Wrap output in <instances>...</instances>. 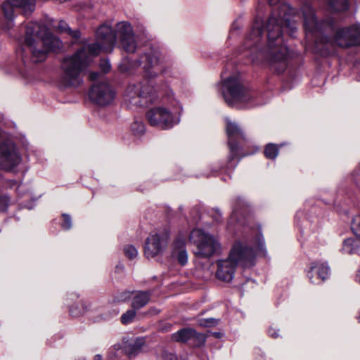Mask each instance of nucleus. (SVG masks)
I'll list each match as a JSON object with an SVG mask.
<instances>
[{"mask_svg": "<svg viewBox=\"0 0 360 360\" xmlns=\"http://www.w3.org/2000/svg\"><path fill=\"white\" fill-rule=\"evenodd\" d=\"M124 255L128 257L129 259H134L137 257L138 255V251L136 248L131 245H127L124 247L123 249Z\"/></svg>", "mask_w": 360, "mask_h": 360, "instance_id": "obj_27", "label": "nucleus"}, {"mask_svg": "<svg viewBox=\"0 0 360 360\" xmlns=\"http://www.w3.org/2000/svg\"><path fill=\"white\" fill-rule=\"evenodd\" d=\"M206 339L207 337L205 334L197 333L195 330V334L192 335L191 341L193 346L198 347L202 346L205 343Z\"/></svg>", "mask_w": 360, "mask_h": 360, "instance_id": "obj_24", "label": "nucleus"}, {"mask_svg": "<svg viewBox=\"0 0 360 360\" xmlns=\"http://www.w3.org/2000/svg\"><path fill=\"white\" fill-rule=\"evenodd\" d=\"M189 241L196 247L195 254L203 258L210 257L221 247L216 237L200 229H194L191 231Z\"/></svg>", "mask_w": 360, "mask_h": 360, "instance_id": "obj_9", "label": "nucleus"}, {"mask_svg": "<svg viewBox=\"0 0 360 360\" xmlns=\"http://www.w3.org/2000/svg\"><path fill=\"white\" fill-rule=\"evenodd\" d=\"M116 44L112 28L101 25L96 30V42L84 46L72 55L65 57L60 65V83L64 87L77 86L82 82V75L101 52L110 53Z\"/></svg>", "mask_w": 360, "mask_h": 360, "instance_id": "obj_5", "label": "nucleus"}, {"mask_svg": "<svg viewBox=\"0 0 360 360\" xmlns=\"http://www.w3.org/2000/svg\"><path fill=\"white\" fill-rule=\"evenodd\" d=\"M3 120V115L1 113H0V121H1Z\"/></svg>", "mask_w": 360, "mask_h": 360, "instance_id": "obj_53", "label": "nucleus"}, {"mask_svg": "<svg viewBox=\"0 0 360 360\" xmlns=\"http://www.w3.org/2000/svg\"><path fill=\"white\" fill-rule=\"evenodd\" d=\"M351 180L360 189V165H358L351 174Z\"/></svg>", "mask_w": 360, "mask_h": 360, "instance_id": "obj_31", "label": "nucleus"}, {"mask_svg": "<svg viewBox=\"0 0 360 360\" xmlns=\"http://www.w3.org/2000/svg\"><path fill=\"white\" fill-rule=\"evenodd\" d=\"M172 329V325L170 323H162L160 326V330L162 332L170 331Z\"/></svg>", "mask_w": 360, "mask_h": 360, "instance_id": "obj_39", "label": "nucleus"}, {"mask_svg": "<svg viewBox=\"0 0 360 360\" xmlns=\"http://www.w3.org/2000/svg\"><path fill=\"white\" fill-rule=\"evenodd\" d=\"M79 298V296L77 294L75 293H70L68 295V300H70L71 301L76 300Z\"/></svg>", "mask_w": 360, "mask_h": 360, "instance_id": "obj_43", "label": "nucleus"}, {"mask_svg": "<svg viewBox=\"0 0 360 360\" xmlns=\"http://www.w3.org/2000/svg\"><path fill=\"white\" fill-rule=\"evenodd\" d=\"M226 122L229 147V155L226 167L229 169H233L236 167L241 157L247 155V154L241 152L246 139L243 129L236 122H232L228 118L226 120Z\"/></svg>", "mask_w": 360, "mask_h": 360, "instance_id": "obj_8", "label": "nucleus"}, {"mask_svg": "<svg viewBox=\"0 0 360 360\" xmlns=\"http://www.w3.org/2000/svg\"><path fill=\"white\" fill-rule=\"evenodd\" d=\"M171 257L176 259L181 266L188 263V252L184 236L179 234L173 242Z\"/></svg>", "mask_w": 360, "mask_h": 360, "instance_id": "obj_17", "label": "nucleus"}, {"mask_svg": "<svg viewBox=\"0 0 360 360\" xmlns=\"http://www.w3.org/2000/svg\"><path fill=\"white\" fill-rule=\"evenodd\" d=\"M170 240V230L168 227L156 230L150 233L144 244V255L148 259L162 255Z\"/></svg>", "mask_w": 360, "mask_h": 360, "instance_id": "obj_10", "label": "nucleus"}, {"mask_svg": "<svg viewBox=\"0 0 360 360\" xmlns=\"http://www.w3.org/2000/svg\"><path fill=\"white\" fill-rule=\"evenodd\" d=\"M99 73L98 72H91L89 74V79L92 81L96 80L98 77Z\"/></svg>", "mask_w": 360, "mask_h": 360, "instance_id": "obj_42", "label": "nucleus"}, {"mask_svg": "<svg viewBox=\"0 0 360 360\" xmlns=\"http://www.w3.org/2000/svg\"><path fill=\"white\" fill-rule=\"evenodd\" d=\"M195 334V330L189 328H184L172 335V339L179 342H186L191 340L192 335Z\"/></svg>", "mask_w": 360, "mask_h": 360, "instance_id": "obj_20", "label": "nucleus"}, {"mask_svg": "<svg viewBox=\"0 0 360 360\" xmlns=\"http://www.w3.org/2000/svg\"><path fill=\"white\" fill-rule=\"evenodd\" d=\"M146 347V339L145 337L124 338L121 343L113 345L112 349L119 355L123 354L128 358L132 359L143 352Z\"/></svg>", "mask_w": 360, "mask_h": 360, "instance_id": "obj_14", "label": "nucleus"}, {"mask_svg": "<svg viewBox=\"0 0 360 360\" xmlns=\"http://www.w3.org/2000/svg\"><path fill=\"white\" fill-rule=\"evenodd\" d=\"M266 0H259L264 4ZM274 6L265 22L257 15L240 49V54L255 64L267 63L271 70L283 73L288 66L290 51L284 42L283 29L285 27L290 37L297 32L296 11L288 3L279 0H267Z\"/></svg>", "mask_w": 360, "mask_h": 360, "instance_id": "obj_2", "label": "nucleus"}, {"mask_svg": "<svg viewBox=\"0 0 360 360\" xmlns=\"http://www.w3.org/2000/svg\"><path fill=\"white\" fill-rule=\"evenodd\" d=\"M359 242L357 240L352 238H349L344 240L342 248L340 249V252L342 254H356L359 252Z\"/></svg>", "mask_w": 360, "mask_h": 360, "instance_id": "obj_19", "label": "nucleus"}, {"mask_svg": "<svg viewBox=\"0 0 360 360\" xmlns=\"http://www.w3.org/2000/svg\"><path fill=\"white\" fill-rule=\"evenodd\" d=\"M221 169V167L219 165H214L213 167H212V171L209 173H205L204 175L206 176H210L211 175H215L218 173V172Z\"/></svg>", "mask_w": 360, "mask_h": 360, "instance_id": "obj_37", "label": "nucleus"}, {"mask_svg": "<svg viewBox=\"0 0 360 360\" xmlns=\"http://www.w3.org/2000/svg\"><path fill=\"white\" fill-rule=\"evenodd\" d=\"M61 46V41L53 35L45 25L36 22L28 23L20 51L23 65L20 68V73L27 78L30 75L28 71L33 70L34 65L44 62L49 51H56Z\"/></svg>", "mask_w": 360, "mask_h": 360, "instance_id": "obj_6", "label": "nucleus"}, {"mask_svg": "<svg viewBox=\"0 0 360 360\" xmlns=\"http://www.w3.org/2000/svg\"><path fill=\"white\" fill-rule=\"evenodd\" d=\"M356 319H358L359 322L360 323V310L359 312V315L356 316Z\"/></svg>", "mask_w": 360, "mask_h": 360, "instance_id": "obj_52", "label": "nucleus"}, {"mask_svg": "<svg viewBox=\"0 0 360 360\" xmlns=\"http://www.w3.org/2000/svg\"><path fill=\"white\" fill-rule=\"evenodd\" d=\"M89 96L94 103L100 106H106L113 102L115 97V91L107 82H97L91 86Z\"/></svg>", "mask_w": 360, "mask_h": 360, "instance_id": "obj_13", "label": "nucleus"}, {"mask_svg": "<svg viewBox=\"0 0 360 360\" xmlns=\"http://www.w3.org/2000/svg\"><path fill=\"white\" fill-rule=\"evenodd\" d=\"M307 37L314 41V50L326 57L335 52V46L352 48L348 61L352 63V74L360 81V24L336 27L332 18L319 21L311 4L305 1L300 8Z\"/></svg>", "mask_w": 360, "mask_h": 360, "instance_id": "obj_4", "label": "nucleus"}, {"mask_svg": "<svg viewBox=\"0 0 360 360\" xmlns=\"http://www.w3.org/2000/svg\"><path fill=\"white\" fill-rule=\"evenodd\" d=\"M278 154V147L274 143H269L266 146L264 155L269 159H275Z\"/></svg>", "mask_w": 360, "mask_h": 360, "instance_id": "obj_23", "label": "nucleus"}, {"mask_svg": "<svg viewBox=\"0 0 360 360\" xmlns=\"http://www.w3.org/2000/svg\"><path fill=\"white\" fill-rule=\"evenodd\" d=\"M94 360H102V356L101 354H96L94 356Z\"/></svg>", "mask_w": 360, "mask_h": 360, "instance_id": "obj_49", "label": "nucleus"}, {"mask_svg": "<svg viewBox=\"0 0 360 360\" xmlns=\"http://www.w3.org/2000/svg\"><path fill=\"white\" fill-rule=\"evenodd\" d=\"M330 275V268L326 262H313L307 271V277L313 284L319 285Z\"/></svg>", "mask_w": 360, "mask_h": 360, "instance_id": "obj_16", "label": "nucleus"}, {"mask_svg": "<svg viewBox=\"0 0 360 360\" xmlns=\"http://www.w3.org/2000/svg\"><path fill=\"white\" fill-rule=\"evenodd\" d=\"M63 222L61 224V227L64 230H68L72 227V219L69 214H63Z\"/></svg>", "mask_w": 360, "mask_h": 360, "instance_id": "obj_33", "label": "nucleus"}, {"mask_svg": "<svg viewBox=\"0 0 360 360\" xmlns=\"http://www.w3.org/2000/svg\"><path fill=\"white\" fill-rule=\"evenodd\" d=\"M219 320L214 318L202 319L199 321V324L203 327H212L218 324Z\"/></svg>", "mask_w": 360, "mask_h": 360, "instance_id": "obj_32", "label": "nucleus"}, {"mask_svg": "<svg viewBox=\"0 0 360 360\" xmlns=\"http://www.w3.org/2000/svg\"><path fill=\"white\" fill-rule=\"evenodd\" d=\"M212 335L216 338H221L222 336V334L219 332L212 333Z\"/></svg>", "mask_w": 360, "mask_h": 360, "instance_id": "obj_47", "label": "nucleus"}, {"mask_svg": "<svg viewBox=\"0 0 360 360\" xmlns=\"http://www.w3.org/2000/svg\"><path fill=\"white\" fill-rule=\"evenodd\" d=\"M22 207L27 208L28 210H32L34 207V202L31 201L28 204L21 205Z\"/></svg>", "mask_w": 360, "mask_h": 360, "instance_id": "obj_45", "label": "nucleus"}, {"mask_svg": "<svg viewBox=\"0 0 360 360\" xmlns=\"http://www.w3.org/2000/svg\"><path fill=\"white\" fill-rule=\"evenodd\" d=\"M10 198L7 195H0V212H6L9 206Z\"/></svg>", "mask_w": 360, "mask_h": 360, "instance_id": "obj_30", "label": "nucleus"}, {"mask_svg": "<svg viewBox=\"0 0 360 360\" xmlns=\"http://www.w3.org/2000/svg\"><path fill=\"white\" fill-rule=\"evenodd\" d=\"M133 134L136 136H141L145 132V125L142 121L135 120L131 126Z\"/></svg>", "mask_w": 360, "mask_h": 360, "instance_id": "obj_26", "label": "nucleus"}, {"mask_svg": "<svg viewBox=\"0 0 360 360\" xmlns=\"http://www.w3.org/2000/svg\"><path fill=\"white\" fill-rule=\"evenodd\" d=\"M126 295L124 300L129 298L132 295L131 307L134 309L139 310L144 307L149 302L151 298L152 292L150 291H133V292H125Z\"/></svg>", "mask_w": 360, "mask_h": 360, "instance_id": "obj_18", "label": "nucleus"}, {"mask_svg": "<svg viewBox=\"0 0 360 360\" xmlns=\"http://www.w3.org/2000/svg\"><path fill=\"white\" fill-rule=\"evenodd\" d=\"M99 68L103 73H107L110 70L111 65L107 59H101L99 63Z\"/></svg>", "mask_w": 360, "mask_h": 360, "instance_id": "obj_34", "label": "nucleus"}, {"mask_svg": "<svg viewBox=\"0 0 360 360\" xmlns=\"http://www.w3.org/2000/svg\"><path fill=\"white\" fill-rule=\"evenodd\" d=\"M56 29L57 31L60 32L67 33L68 30L70 29V27L65 21L60 20L58 22L57 26H56Z\"/></svg>", "mask_w": 360, "mask_h": 360, "instance_id": "obj_35", "label": "nucleus"}, {"mask_svg": "<svg viewBox=\"0 0 360 360\" xmlns=\"http://www.w3.org/2000/svg\"><path fill=\"white\" fill-rule=\"evenodd\" d=\"M231 207L227 229L238 238L228 258L217 260L216 271L217 278L227 283L233 280L238 265L250 267L255 264L256 254L264 257L267 255L260 227L249 224L250 208L248 202L241 197H236L232 200Z\"/></svg>", "mask_w": 360, "mask_h": 360, "instance_id": "obj_3", "label": "nucleus"}, {"mask_svg": "<svg viewBox=\"0 0 360 360\" xmlns=\"http://www.w3.org/2000/svg\"><path fill=\"white\" fill-rule=\"evenodd\" d=\"M219 219H217V221L218 222H219V221H221V213H219Z\"/></svg>", "mask_w": 360, "mask_h": 360, "instance_id": "obj_51", "label": "nucleus"}, {"mask_svg": "<svg viewBox=\"0 0 360 360\" xmlns=\"http://www.w3.org/2000/svg\"><path fill=\"white\" fill-rule=\"evenodd\" d=\"M356 4H360V0H354Z\"/></svg>", "mask_w": 360, "mask_h": 360, "instance_id": "obj_54", "label": "nucleus"}, {"mask_svg": "<svg viewBox=\"0 0 360 360\" xmlns=\"http://www.w3.org/2000/svg\"><path fill=\"white\" fill-rule=\"evenodd\" d=\"M67 34L73 37L75 39H78L81 36V32L79 30H72L70 27L68 30Z\"/></svg>", "mask_w": 360, "mask_h": 360, "instance_id": "obj_36", "label": "nucleus"}, {"mask_svg": "<svg viewBox=\"0 0 360 360\" xmlns=\"http://www.w3.org/2000/svg\"><path fill=\"white\" fill-rule=\"evenodd\" d=\"M239 25L238 23V22H234L232 25H231V32L232 33H233L234 31H236V30L239 29Z\"/></svg>", "mask_w": 360, "mask_h": 360, "instance_id": "obj_46", "label": "nucleus"}, {"mask_svg": "<svg viewBox=\"0 0 360 360\" xmlns=\"http://www.w3.org/2000/svg\"><path fill=\"white\" fill-rule=\"evenodd\" d=\"M67 304L69 307V312L72 316H78L80 314H82V313L83 311H84L87 309V307H86L84 306L83 307V309L82 310V309H79L77 305L75 306L74 304H70V302H68Z\"/></svg>", "mask_w": 360, "mask_h": 360, "instance_id": "obj_29", "label": "nucleus"}, {"mask_svg": "<svg viewBox=\"0 0 360 360\" xmlns=\"http://www.w3.org/2000/svg\"><path fill=\"white\" fill-rule=\"evenodd\" d=\"M116 40H120V47L128 53H134L137 50V42L131 25L126 21L119 22L116 25Z\"/></svg>", "mask_w": 360, "mask_h": 360, "instance_id": "obj_12", "label": "nucleus"}, {"mask_svg": "<svg viewBox=\"0 0 360 360\" xmlns=\"http://www.w3.org/2000/svg\"><path fill=\"white\" fill-rule=\"evenodd\" d=\"M328 5L330 11L342 12L349 8L348 0H328Z\"/></svg>", "mask_w": 360, "mask_h": 360, "instance_id": "obj_21", "label": "nucleus"}, {"mask_svg": "<svg viewBox=\"0 0 360 360\" xmlns=\"http://www.w3.org/2000/svg\"><path fill=\"white\" fill-rule=\"evenodd\" d=\"M351 229L354 234L360 238V215L355 216L352 219Z\"/></svg>", "mask_w": 360, "mask_h": 360, "instance_id": "obj_28", "label": "nucleus"}, {"mask_svg": "<svg viewBox=\"0 0 360 360\" xmlns=\"http://www.w3.org/2000/svg\"><path fill=\"white\" fill-rule=\"evenodd\" d=\"M356 280L360 283V269L357 271Z\"/></svg>", "mask_w": 360, "mask_h": 360, "instance_id": "obj_48", "label": "nucleus"}, {"mask_svg": "<svg viewBox=\"0 0 360 360\" xmlns=\"http://www.w3.org/2000/svg\"><path fill=\"white\" fill-rule=\"evenodd\" d=\"M304 210H299L295 215V224L302 234L304 231H315L319 224V219L316 214L319 211L318 207L311 206L308 201L304 203Z\"/></svg>", "mask_w": 360, "mask_h": 360, "instance_id": "obj_11", "label": "nucleus"}, {"mask_svg": "<svg viewBox=\"0 0 360 360\" xmlns=\"http://www.w3.org/2000/svg\"><path fill=\"white\" fill-rule=\"evenodd\" d=\"M118 357L119 354H117V352H116L112 349L108 355L109 360H118Z\"/></svg>", "mask_w": 360, "mask_h": 360, "instance_id": "obj_41", "label": "nucleus"}, {"mask_svg": "<svg viewBox=\"0 0 360 360\" xmlns=\"http://www.w3.org/2000/svg\"><path fill=\"white\" fill-rule=\"evenodd\" d=\"M161 73L162 75V76L165 78V79H167V77L169 76H172V71L168 68H164L162 69L161 70Z\"/></svg>", "mask_w": 360, "mask_h": 360, "instance_id": "obj_40", "label": "nucleus"}, {"mask_svg": "<svg viewBox=\"0 0 360 360\" xmlns=\"http://www.w3.org/2000/svg\"><path fill=\"white\" fill-rule=\"evenodd\" d=\"M35 0H9L6 1L1 6L5 18L9 22L14 19V11L16 8L22 10L23 15H31L35 10Z\"/></svg>", "mask_w": 360, "mask_h": 360, "instance_id": "obj_15", "label": "nucleus"}, {"mask_svg": "<svg viewBox=\"0 0 360 360\" xmlns=\"http://www.w3.org/2000/svg\"><path fill=\"white\" fill-rule=\"evenodd\" d=\"M117 314H118V311L117 310H113V313H112V316L117 315Z\"/></svg>", "mask_w": 360, "mask_h": 360, "instance_id": "obj_50", "label": "nucleus"}, {"mask_svg": "<svg viewBox=\"0 0 360 360\" xmlns=\"http://www.w3.org/2000/svg\"><path fill=\"white\" fill-rule=\"evenodd\" d=\"M159 312L160 311L158 309L152 307L148 310V314L150 315H156L159 314Z\"/></svg>", "mask_w": 360, "mask_h": 360, "instance_id": "obj_44", "label": "nucleus"}, {"mask_svg": "<svg viewBox=\"0 0 360 360\" xmlns=\"http://www.w3.org/2000/svg\"><path fill=\"white\" fill-rule=\"evenodd\" d=\"M136 309L131 308V309H129L125 313H124L120 318L122 323L127 325L131 323L136 315Z\"/></svg>", "mask_w": 360, "mask_h": 360, "instance_id": "obj_25", "label": "nucleus"}, {"mask_svg": "<svg viewBox=\"0 0 360 360\" xmlns=\"http://www.w3.org/2000/svg\"><path fill=\"white\" fill-rule=\"evenodd\" d=\"M161 62V53L158 48H146L136 60L129 57L122 59L119 65L121 72L131 74L133 70L141 68L145 79L136 84H129L126 89L124 99L131 106L145 107L158 101L160 96L167 99V106H156L148 110L146 117L150 125L161 129H169L180 122L183 107L174 98V92L162 79L153 81L158 73L155 68Z\"/></svg>", "mask_w": 360, "mask_h": 360, "instance_id": "obj_1", "label": "nucleus"}, {"mask_svg": "<svg viewBox=\"0 0 360 360\" xmlns=\"http://www.w3.org/2000/svg\"><path fill=\"white\" fill-rule=\"evenodd\" d=\"M3 184L7 188H11L16 186V192L19 195H22L24 194V192L27 190L26 186L25 185H23L22 184H18V183L15 180L4 181Z\"/></svg>", "mask_w": 360, "mask_h": 360, "instance_id": "obj_22", "label": "nucleus"}, {"mask_svg": "<svg viewBox=\"0 0 360 360\" xmlns=\"http://www.w3.org/2000/svg\"><path fill=\"white\" fill-rule=\"evenodd\" d=\"M268 334L270 337H271L273 338H277L279 336L278 330H277L275 328H272V327L269 328Z\"/></svg>", "mask_w": 360, "mask_h": 360, "instance_id": "obj_38", "label": "nucleus"}, {"mask_svg": "<svg viewBox=\"0 0 360 360\" xmlns=\"http://www.w3.org/2000/svg\"><path fill=\"white\" fill-rule=\"evenodd\" d=\"M219 86L224 101L231 107L249 108L265 103L257 91L245 86L239 75L222 79Z\"/></svg>", "mask_w": 360, "mask_h": 360, "instance_id": "obj_7", "label": "nucleus"}]
</instances>
